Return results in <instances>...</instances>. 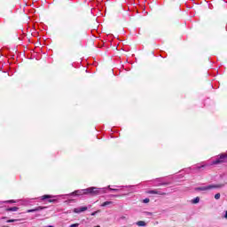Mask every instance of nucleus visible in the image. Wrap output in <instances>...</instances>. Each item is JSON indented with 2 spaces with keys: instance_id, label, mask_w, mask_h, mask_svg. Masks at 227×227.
<instances>
[{
  "instance_id": "nucleus-1",
  "label": "nucleus",
  "mask_w": 227,
  "mask_h": 227,
  "mask_svg": "<svg viewBox=\"0 0 227 227\" xmlns=\"http://www.w3.org/2000/svg\"><path fill=\"white\" fill-rule=\"evenodd\" d=\"M106 189L112 191L113 192H118L120 189L111 188V185L104 188H98V187H89L82 190H76L71 193L72 196H82V194H91L92 196H98V194H106Z\"/></svg>"
},
{
  "instance_id": "nucleus-2",
  "label": "nucleus",
  "mask_w": 227,
  "mask_h": 227,
  "mask_svg": "<svg viewBox=\"0 0 227 227\" xmlns=\"http://www.w3.org/2000/svg\"><path fill=\"white\" fill-rule=\"evenodd\" d=\"M224 187V184H209L207 186H200L195 189V191H210L212 189H221Z\"/></svg>"
},
{
  "instance_id": "nucleus-3",
  "label": "nucleus",
  "mask_w": 227,
  "mask_h": 227,
  "mask_svg": "<svg viewBox=\"0 0 227 227\" xmlns=\"http://www.w3.org/2000/svg\"><path fill=\"white\" fill-rule=\"evenodd\" d=\"M154 187H160V185H169V183H166L162 180V177L153 180Z\"/></svg>"
},
{
  "instance_id": "nucleus-4",
  "label": "nucleus",
  "mask_w": 227,
  "mask_h": 227,
  "mask_svg": "<svg viewBox=\"0 0 227 227\" xmlns=\"http://www.w3.org/2000/svg\"><path fill=\"white\" fill-rule=\"evenodd\" d=\"M147 194H158L159 196H166V192H162L160 190H150Z\"/></svg>"
},
{
  "instance_id": "nucleus-5",
  "label": "nucleus",
  "mask_w": 227,
  "mask_h": 227,
  "mask_svg": "<svg viewBox=\"0 0 227 227\" xmlns=\"http://www.w3.org/2000/svg\"><path fill=\"white\" fill-rule=\"evenodd\" d=\"M88 210V207H75L74 209V214H81V212H86Z\"/></svg>"
},
{
  "instance_id": "nucleus-6",
  "label": "nucleus",
  "mask_w": 227,
  "mask_h": 227,
  "mask_svg": "<svg viewBox=\"0 0 227 227\" xmlns=\"http://www.w3.org/2000/svg\"><path fill=\"white\" fill-rule=\"evenodd\" d=\"M45 208H46L45 207L39 206L34 209H28L27 212V214H31L33 212H40V210H43Z\"/></svg>"
},
{
  "instance_id": "nucleus-7",
  "label": "nucleus",
  "mask_w": 227,
  "mask_h": 227,
  "mask_svg": "<svg viewBox=\"0 0 227 227\" xmlns=\"http://www.w3.org/2000/svg\"><path fill=\"white\" fill-rule=\"evenodd\" d=\"M17 210H19L18 207H8L6 209V212H17Z\"/></svg>"
},
{
  "instance_id": "nucleus-8",
  "label": "nucleus",
  "mask_w": 227,
  "mask_h": 227,
  "mask_svg": "<svg viewBox=\"0 0 227 227\" xmlns=\"http://www.w3.org/2000/svg\"><path fill=\"white\" fill-rule=\"evenodd\" d=\"M137 226H142V227H145L146 226V222L145 221H138L136 223Z\"/></svg>"
},
{
  "instance_id": "nucleus-9",
  "label": "nucleus",
  "mask_w": 227,
  "mask_h": 227,
  "mask_svg": "<svg viewBox=\"0 0 227 227\" xmlns=\"http://www.w3.org/2000/svg\"><path fill=\"white\" fill-rule=\"evenodd\" d=\"M51 198H54V196L52 195H43L42 197H40V200H51Z\"/></svg>"
},
{
  "instance_id": "nucleus-10",
  "label": "nucleus",
  "mask_w": 227,
  "mask_h": 227,
  "mask_svg": "<svg viewBox=\"0 0 227 227\" xmlns=\"http://www.w3.org/2000/svg\"><path fill=\"white\" fill-rule=\"evenodd\" d=\"M192 203H193V205L200 203V197H196L195 199L192 200Z\"/></svg>"
},
{
  "instance_id": "nucleus-11",
  "label": "nucleus",
  "mask_w": 227,
  "mask_h": 227,
  "mask_svg": "<svg viewBox=\"0 0 227 227\" xmlns=\"http://www.w3.org/2000/svg\"><path fill=\"white\" fill-rule=\"evenodd\" d=\"M107 205H113V201H106L101 205V207H107Z\"/></svg>"
},
{
  "instance_id": "nucleus-12",
  "label": "nucleus",
  "mask_w": 227,
  "mask_h": 227,
  "mask_svg": "<svg viewBox=\"0 0 227 227\" xmlns=\"http://www.w3.org/2000/svg\"><path fill=\"white\" fill-rule=\"evenodd\" d=\"M115 187H120L121 189H123V187H125L126 189H132V187H134V186H132V185H129V186L121 185V186H115Z\"/></svg>"
},
{
  "instance_id": "nucleus-13",
  "label": "nucleus",
  "mask_w": 227,
  "mask_h": 227,
  "mask_svg": "<svg viewBox=\"0 0 227 227\" xmlns=\"http://www.w3.org/2000/svg\"><path fill=\"white\" fill-rule=\"evenodd\" d=\"M221 199V193H216L215 195V200H220Z\"/></svg>"
},
{
  "instance_id": "nucleus-14",
  "label": "nucleus",
  "mask_w": 227,
  "mask_h": 227,
  "mask_svg": "<svg viewBox=\"0 0 227 227\" xmlns=\"http://www.w3.org/2000/svg\"><path fill=\"white\" fill-rule=\"evenodd\" d=\"M4 203H17V201H15L14 200H5L4 201Z\"/></svg>"
},
{
  "instance_id": "nucleus-15",
  "label": "nucleus",
  "mask_w": 227,
  "mask_h": 227,
  "mask_svg": "<svg viewBox=\"0 0 227 227\" xmlns=\"http://www.w3.org/2000/svg\"><path fill=\"white\" fill-rule=\"evenodd\" d=\"M70 227H79V223H73L70 225Z\"/></svg>"
},
{
  "instance_id": "nucleus-16",
  "label": "nucleus",
  "mask_w": 227,
  "mask_h": 227,
  "mask_svg": "<svg viewBox=\"0 0 227 227\" xmlns=\"http://www.w3.org/2000/svg\"><path fill=\"white\" fill-rule=\"evenodd\" d=\"M144 203H150V199H145Z\"/></svg>"
},
{
  "instance_id": "nucleus-17",
  "label": "nucleus",
  "mask_w": 227,
  "mask_h": 227,
  "mask_svg": "<svg viewBox=\"0 0 227 227\" xmlns=\"http://www.w3.org/2000/svg\"><path fill=\"white\" fill-rule=\"evenodd\" d=\"M15 221L17 220L12 219V220H8L7 223H15Z\"/></svg>"
},
{
  "instance_id": "nucleus-18",
  "label": "nucleus",
  "mask_w": 227,
  "mask_h": 227,
  "mask_svg": "<svg viewBox=\"0 0 227 227\" xmlns=\"http://www.w3.org/2000/svg\"><path fill=\"white\" fill-rule=\"evenodd\" d=\"M48 201H49V203H54V201H56V200H49Z\"/></svg>"
},
{
  "instance_id": "nucleus-19",
  "label": "nucleus",
  "mask_w": 227,
  "mask_h": 227,
  "mask_svg": "<svg viewBox=\"0 0 227 227\" xmlns=\"http://www.w3.org/2000/svg\"><path fill=\"white\" fill-rule=\"evenodd\" d=\"M224 219H227V210L225 211V215H223Z\"/></svg>"
},
{
  "instance_id": "nucleus-20",
  "label": "nucleus",
  "mask_w": 227,
  "mask_h": 227,
  "mask_svg": "<svg viewBox=\"0 0 227 227\" xmlns=\"http://www.w3.org/2000/svg\"><path fill=\"white\" fill-rule=\"evenodd\" d=\"M91 215H97V211L91 213Z\"/></svg>"
},
{
  "instance_id": "nucleus-21",
  "label": "nucleus",
  "mask_w": 227,
  "mask_h": 227,
  "mask_svg": "<svg viewBox=\"0 0 227 227\" xmlns=\"http://www.w3.org/2000/svg\"><path fill=\"white\" fill-rule=\"evenodd\" d=\"M146 215H152V213L146 212Z\"/></svg>"
},
{
  "instance_id": "nucleus-22",
  "label": "nucleus",
  "mask_w": 227,
  "mask_h": 227,
  "mask_svg": "<svg viewBox=\"0 0 227 227\" xmlns=\"http://www.w3.org/2000/svg\"><path fill=\"white\" fill-rule=\"evenodd\" d=\"M120 219H127L125 216H121Z\"/></svg>"
},
{
  "instance_id": "nucleus-23",
  "label": "nucleus",
  "mask_w": 227,
  "mask_h": 227,
  "mask_svg": "<svg viewBox=\"0 0 227 227\" xmlns=\"http://www.w3.org/2000/svg\"><path fill=\"white\" fill-rule=\"evenodd\" d=\"M113 198H118V195H112Z\"/></svg>"
},
{
  "instance_id": "nucleus-24",
  "label": "nucleus",
  "mask_w": 227,
  "mask_h": 227,
  "mask_svg": "<svg viewBox=\"0 0 227 227\" xmlns=\"http://www.w3.org/2000/svg\"><path fill=\"white\" fill-rule=\"evenodd\" d=\"M47 227H54V226H52V225H49V226H47Z\"/></svg>"
}]
</instances>
